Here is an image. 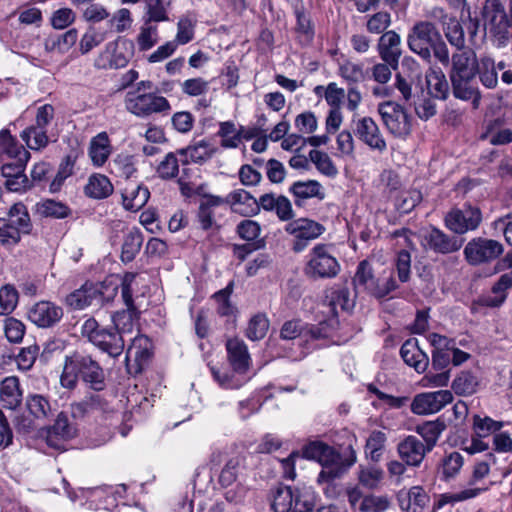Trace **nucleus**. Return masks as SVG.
Wrapping results in <instances>:
<instances>
[{
	"instance_id": "obj_8",
	"label": "nucleus",
	"mask_w": 512,
	"mask_h": 512,
	"mask_svg": "<svg viewBox=\"0 0 512 512\" xmlns=\"http://www.w3.org/2000/svg\"><path fill=\"white\" fill-rule=\"evenodd\" d=\"M440 38L441 34L433 23L421 21L413 26L408 36V46L414 53L429 62L431 48Z\"/></svg>"
},
{
	"instance_id": "obj_40",
	"label": "nucleus",
	"mask_w": 512,
	"mask_h": 512,
	"mask_svg": "<svg viewBox=\"0 0 512 512\" xmlns=\"http://www.w3.org/2000/svg\"><path fill=\"white\" fill-rule=\"evenodd\" d=\"M105 401L98 394H91L79 402L71 404V415L74 419H82L95 410H103Z\"/></svg>"
},
{
	"instance_id": "obj_43",
	"label": "nucleus",
	"mask_w": 512,
	"mask_h": 512,
	"mask_svg": "<svg viewBox=\"0 0 512 512\" xmlns=\"http://www.w3.org/2000/svg\"><path fill=\"white\" fill-rule=\"evenodd\" d=\"M296 489L290 486L279 485L272 491L271 508L275 512H291Z\"/></svg>"
},
{
	"instance_id": "obj_57",
	"label": "nucleus",
	"mask_w": 512,
	"mask_h": 512,
	"mask_svg": "<svg viewBox=\"0 0 512 512\" xmlns=\"http://www.w3.org/2000/svg\"><path fill=\"white\" fill-rule=\"evenodd\" d=\"M177 155H179L177 151L170 152L159 163L156 172L160 178L164 180H170L178 175L179 161Z\"/></svg>"
},
{
	"instance_id": "obj_3",
	"label": "nucleus",
	"mask_w": 512,
	"mask_h": 512,
	"mask_svg": "<svg viewBox=\"0 0 512 512\" xmlns=\"http://www.w3.org/2000/svg\"><path fill=\"white\" fill-rule=\"evenodd\" d=\"M81 333L94 346L112 358L119 357L124 351V337L112 328L100 326L94 318H89L83 323Z\"/></svg>"
},
{
	"instance_id": "obj_34",
	"label": "nucleus",
	"mask_w": 512,
	"mask_h": 512,
	"mask_svg": "<svg viewBox=\"0 0 512 512\" xmlns=\"http://www.w3.org/2000/svg\"><path fill=\"white\" fill-rule=\"evenodd\" d=\"M218 152V148L211 145L207 140H201L194 145L177 150L179 156L189 155L191 162L202 164Z\"/></svg>"
},
{
	"instance_id": "obj_50",
	"label": "nucleus",
	"mask_w": 512,
	"mask_h": 512,
	"mask_svg": "<svg viewBox=\"0 0 512 512\" xmlns=\"http://www.w3.org/2000/svg\"><path fill=\"white\" fill-rule=\"evenodd\" d=\"M26 406L30 414L37 419H46L52 415L50 402L43 395H29L26 400Z\"/></svg>"
},
{
	"instance_id": "obj_59",
	"label": "nucleus",
	"mask_w": 512,
	"mask_h": 512,
	"mask_svg": "<svg viewBox=\"0 0 512 512\" xmlns=\"http://www.w3.org/2000/svg\"><path fill=\"white\" fill-rule=\"evenodd\" d=\"M212 375L214 379L219 383V385L226 389H237L241 387L245 383V378L243 375H239L234 371H220L216 368H211Z\"/></svg>"
},
{
	"instance_id": "obj_1",
	"label": "nucleus",
	"mask_w": 512,
	"mask_h": 512,
	"mask_svg": "<svg viewBox=\"0 0 512 512\" xmlns=\"http://www.w3.org/2000/svg\"><path fill=\"white\" fill-rule=\"evenodd\" d=\"M79 379L95 391L105 387L104 370L98 361L85 352L74 351L65 356L60 383L64 388L74 389Z\"/></svg>"
},
{
	"instance_id": "obj_24",
	"label": "nucleus",
	"mask_w": 512,
	"mask_h": 512,
	"mask_svg": "<svg viewBox=\"0 0 512 512\" xmlns=\"http://www.w3.org/2000/svg\"><path fill=\"white\" fill-rule=\"evenodd\" d=\"M477 75L449 77L453 96L457 99L477 102L481 95L478 89Z\"/></svg>"
},
{
	"instance_id": "obj_23",
	"label": "nucleus",
	"mask_w": 512,
	"mask_h": 512,
	"mask_svg": "<svg viewBox=\"0 0 512 512\" xmlns=\"http://www.w3.org/2000/svg\"><path fill=\"white\" fill-rule=\"evenodd\" d=\"M321 453V458L317 461L322 465V470L319 473V482H329L339 477L343 471L341 463V456L329 445H325Z\"/></svg>"
},
{
	"instance_id": "obj_13",
	"label": "nucleus",
	"mask_w": 512,
	"mask_h": 512,
	"mask_svg": "<svg viewBox=\"0 0 512 512\" xmlns=\"http://www.w3.org/2000/svg\"><path fill=\"white\" fill-rule=\"evenodd\" d=\"M452 401L453 395L449 390L422 393L413 399L411 410L417 415L432 414L440 411Z\"/></svg>"
},
{
	"instance_id": "obj_62",
	"label": "nucleus",
	"mask_w": 512,
	"mask_h": 512,
	"mask_svg": "<svg viewBox=\"0 0 512 512\" xmlns=\"http://www.w3.org/2000/svg\"><path fill=\"white\" fill-rule=\"evenodd\" d=\"M158 42V30L156 25L145 22L137 37V43L140 51L151 49Z\"/></svg>"
},
{
	"instance_id": "obj_30",
	"label": "nucleus",
	"mask_w": 512,
	"mask_h": 512,
	"mask_svg": "<svg viewBox=\"0 0 512 512\" xmlns=\"http://www.w3.org/2000/svg\"><path fill=\"white\" fill-rule=\"evenodd\" d=\"M428 94L434 99L446 100L449 95V84L440 68H429L425 74Z\"/></svg>"
},
{
	"instance_id": "obj_18",
	"label": "nucleus",
	"mask_w": 512,
	"mask_h": 512,
	"mask_svg": "<svg viewBox=\"0 0 512 512\" xmlns=\"http://www.w3.org/2000/svg\"><path fill=\"white\" fill-rule=\"evenodd\" d=\"M226 350L232 370L239 375L246 374L250 368L251 357L244 341L239 338L228 339Z\"/></svg>"
},
{
	"instance_id": "obj_52",
	"label": "nucleus",
	"mask_w": 512,
	"mask_h": 512,
	"mask_svg": "<svg viewBox=\"0 0 512 512\" xmlns=\"http://www.w3.org/2000/svg\"><path fill=\"white\" fill-rule=\"evenodd\" d=\"M233 287L234 283L231 281L224 289L217 291L213 295V299L217 304L216 311L220 316H231L237 311L236 307L230 301Z\"/></svg>"
},
{
	"instance_id": "obj_15",
	"label": "nucleus",
	"mask_w": 512,
	"mask_h": 512,
	"mask_svg": "<svg viewBox=\"0 0 512 512\" xmlns=\"http://www.w3.org/2000/svg\"><path fill=\"white\" fill-rule=\"evenodd\" d=\"M354 134L373 150L383 153L387 149L386 141L371 117H363L354 122Z\"/></svg>"
},
{
	"instance_id": "obj_5",
	"label": "nucleus",
	"mask_w": 512,
	"mask_h": 512,
	"mask_svg": "<svg viewBox=\"0 0 512 512\" xmlns=\"http://www.w3.org/2000/svg\"><path fill=\"white\" fill-rule=\"evenodd\" d=\"M137 276L138 274L133 272H127L123 275L120 286L121 296L126 309L118 311L112 316L113 327L111 328L119 332L122 337L133 331L135 320L138 317V311L133 300V284Z\"/></svg>"
},
{
	"instance_id": "obj_47",
	"label": "nucleus",
	"mask_w": 512,
	"mask_h": 512,
	"mask_svg": "<svg viewBox=\"0 0 512 512\" xmlns=\"http://www.w3.org/2000/svg\"><path fill=\"white\" fill-rule=\"evenodd\" d=\"M113 192V185L108 177L104 175H94L89 178V182L85 187L87 196L94 199H103Z\"/></svg>"
},
{
	"instance_id": "obj_36",
	"label": "nucleus",
	"mask_w": 512,
	"mask_h": 512,
	"mask_svg": "<svg viewBox=\"0 0 512 512\" xmlns=\"http://www.w3.org/2000/svg\"><path fill=\"white\" fill-rule=\"evenodd\" d=\"M481 211L478 207L464 205L462 209H453L446 218L445 224H480Z\"/></svg>"
},
{
	"instance_id": "obj_16",
	"label": "nucleus",
	"mask_w": 512,
	"mask_h": 512,
	"mask_svg": "<svg viewBox=\"0 0 512 512\" xmlns=\"http://www.w3.org/2000/svg\"><path fill=\"white\" fill-rule=\"evenodd\" d=\"M426 449L423 442L413 435L406 436L396 447L400 460L410 467H419L421 465L429 453V450Z\"/></svg>"
},
{
	"instance_id": "obj_33",
	"label": "nucleus",
	"mask_w": 512,
	"mask_h": 512,
	"mask_svg": "<svg viewBox=\"0 0 512 512\" xmlns=\"http://www.w3.org/2000/svg\"><path fill=\"white\" fill-rule=\"evenodd\" d=\"M22 393L16 377H6L0 385V401L4 408L15 409L21 403Z\"/></svg>"
},
{
	"instance_id": "obj_48",
	"label": "nucleus",
	"mask_w": 512,
	"mask_h": 512,
	"mask_svg": "<svg viewBox=\"0 0 512 512\" xmlns=\"http://www.w3.org/2000/svg\"><path fill=\"white\" fill-rule=\"evenodd\" d=\"M217 135L221 137V146L225 149L237 148L242 140V130H238L232 121L220 122Z\"/></svg>"
},
{
	"instance_id": "obj_21",
	"label": "nucleus",
	"mask_w": 512,
	"mask_h": 512,
	"mask_svg": "<svg viewBox=\"0 0 512 512\" xmlns=\"http://www.w3.org/2000/svg\"><path fill=\"white\" fill-rule=\"evenodd\" d=\"M231 210L245 217L256 215L260 211V198L256 199L244 189L235 190L226 199Z\"/></svg>"
},
{
	"instance_id": "obj_31",
	"label": "nucleus",
	"mask_w": 512,
	"mask_h": 512,
	"mask_svg": "<svg viewBox=\"0 0 512 512\" xmlns=\"http://www.w3.org/2000/svg\"><path fill=\"white\" fill-rule=\"evenodd\" d=\"M147 345L148 339L146 337L137 336L132 340V344L128 347L125 357L127 370L129 373H131L129 362L132 355L134 356V360L137 364V368L135 370L136 373L140 372L148 363L151 357V352Z\"/></svg>"
},
{
	"instance_id": "obj_26",
	"label": "nucleus",
	"mask_w": 512,
	"mask_h": 512,
	"mask_svg": "<svg viewBox=\"0 0 512 512\" xmlns=\"http://www.w3.org/2000/svg\"><path fill=\"white\" fill-rule=\"evenodd\" d=\"M435 14H439L440 21L443 26V31L448 42L457 48V50L465 49V36L464 29L456 17L449 16L444 13L443 9L436 8Z\"/></svg>"
},
{
	"instance_id": "obj_64",
	"label": "nucleus",
	"mask_w": 512,
	"mask_h": 512,
	"mask_svg": "<svg viewBox=\"0 0 512 512\" xmlns=\"http://www.w3.org/2000/svg\"><path fill=\"white\" fill-rule=\"evenodd\" d=\"M291 512H312L315 508V496L309 491L296 489Z\"/></svg>"
},
{
	"instance_id": "obj_11",
	"label": "nucleus",
	"mask_w": 512,
	"mask_h": 512,
	"mask_svg": "<svg viewBox=\"0 0 512 512\" xmlns=\"http://www.w3.org/2000/svg\"><path fill=\"white\" fill-rule=\"evenodd\" d=\"M104 285L84 284L80 289L75 290L66 297V303L73 309H84L91 305H100L104 301H108L118 290L115 285L112 289V295L105 296Z\"/></svg>"
},
{
	"instance_id": "obj_27",
	"label": "nucleus",
	"mask_w": 512,
	"mask_h": 512,
	"mask_svg": "<svg viewBox=\"0 0 512 512\" xmlns=\"http://www.w3.org/2000/svg\"><path fill=\"white\" fill-rule=\"evenodd\" d=\"M260 208L275 212L280 221H289L294 216L290 200L283 195L276 196L274 193L261 195Z\"/></svg>"
},
{
	"instance_id": "obj_17",
	"label": "nucleus",
	"mask_w": 512,
	"mask_h": 512,
	"mask_svg": "<svg viewBox=\"0 0 512 512\" xmlns=\"http://www.w3.org/2000/svg\"><path fill=\"white\" fill-rule=\"evenodd\" d=\"M63 316L61 307L50 301L36 303L28 312L29 319L38 327L48 328L55 325Z\"/></svg>"
},
{
	"instance_id": "obj_20",
	"label": "nucleus",
	"mask_w": 512,
	"mask_h": 512,
	"mask_svg": "<svg viewBox=\"0 0 512 512\" xmlns=\"http://www.w3.org/2000/svg\"><path fill=\"white\" fill-rule=\"evenodd\" d=\"M227 210L226 199L205 195L200 202L198 218L201 224H216Z\"/></svg>"
},
{
	"instance_id": "obj_19",
	"label": "nucleus",
	"mask_w": 512,
	"mask_h": 512,
	"mask_svg": "<svg viewBox=\"0 0 512 512\" xmlns=\"http://www.w3.org/2000/svg\"><path fill=\"white\" fill-rule=\"evenodd\" d=\"M476 53L472 49L459 50L451 57L449 77L477 75L479 63Z\"/></svg>"
},
{
	"instance_id": "obj_46",
	"label": "nucleus",
	"mask_w": 512,
	"mask_h": 512,
	"mask_svg": "<svg viewBox=\"0 0 512 512\" xmlns=\"http://www.w3.org/2000/svg\"><path fill=\"white\" fill-rule=\"evenodd\" d=\"M477 75L482 85L488 89H494L498 84V72L493 58L483 56L479 59Z\"/></svg>"
},
{
	"instance_id": "obj_12",
	"label": "nucleus",
	"mask_w": 512,
	"mask_h": 512,
	"mask_svg": "<svg viewBox=\"0 0 512 512\" xmlns=\"http://www.w3.org/2000/svg\"><path fill=\"white\" fill-rule=\"evenodd\" d=\"M502 253L503 246L491 239H474L464 249L465 257L472 265L490 262L498 258Z\"/></svg>"
},
{
	"instance_id": "obj_2",
	"label": "nucleus",
	"mask_w": 512,
	"mask_h": 512,
	"mask_svg": "<svg viewBox=\"0 0 512 512\" xmlns=\"http://www.w3.org/2000/svg\"><path fill=\"white\" fill-rule=\"evenodd\" d=\"M484 31L497 48L506 47L511 38L510 21L501 0H485L482 8Z\"/></svg>"
},
{
	"instance_id": "obj_37",
	"label": "nucleus",
	"mask_w": 512,
	"mask_h": 512,
	"mask_svg": "<svg viewBox=\"0 0 512 512\" xmlns=\"http://www.w3.org/2000/svg\"><path fill=\"white\" fill-rule=\"evenodd\" d=\"M293 11L297 20L295 30L298 34L299 42L303 45H308L313 41L315 35L310 15L306 13L304 6Z\"/></svg>"
},
{
	"instance_id": "obj_10",
	"label": "nucleus",
	"mask_w": 512,
	"mask_h": 512,
	"mask_svg": "<svg viewBox=\"0 0 512 512\" xmlns=\"http://www.w3.org/2000/svg\"><path fill=\"white\" fill-rule=\"evenodd\" d=\"M339 270L338 261L327 252L326 246L316 245L304 271L307 276L317 279L335 277Z\"/></svg>"
},
{
	"instance_id": "obj_39",
	"label": "nucleus",
	"mask_w": 512,
	"mask_h": 512,
	"mask_svg": "<svg viewBox=\"0 0 512 512\" xmlns=\"http://www.w3.org/2000/svg\"><path fill=\"white\" fill-rule=\"evenodd\" d=\"M78 32L76 29H70L62 34L50 35L45 40V50L48 52L58 51L67 52L77 41Z\"/></svg>"
},
{
	"instance_id": "obj_45",
	"label": "nucleus",
	"mask_w": 512,
	"mask_h": 512,
	"mask_svg": "<svg viewBox=\"0 0 512 512\" xmlns=\"http://www.w3.org/2000/svg\"><path fill=\"white\" fill-rule=\"evenodd\" d=\"M428 242L433 250L440 253L454 252L461 246L456 237H449L437 228L430 232Z\"/></svg>"
},
{
	"instance_id": "obj_14",
	"label": "nucleus",
	"mask_w": 512,
	"mask_h": 512,
	"mask_svg": "<svg viewBox=\"0 0 512 512\" xmlns=\"http://www.w3.org/2000/svg\"><path fill=\"white\" fill-rule=\"evenodd\" d=\"M512 287V271L500 276L492 286L491 294H483L471 303V311L477 313L481 307H499L507 297V291Z\"/></svg>"
},
{
	"instance_id": "obj_6",
	"label": "nucleus",
	"mask_w": 512,
	"mask_h": 512,
	"mask_svg": "<svg viewBox=\"0 0 512 512\" xmlns=\"http://www.w3.org/2000/svg\"><path fill=\"white\" fill-rule=\"evenodd\" d=\"M378 112L386 129L394 137L406 138L412 130V117L398 103L386 101L378 105Z\"/></svg>"
},
{
	"instance_id": "obj_32",
	"label": "nucleus",
	"mask_w": 512,
	"mask_h": 512,
	"mask_svg": "<svg viewBox=\"0 0 512 512\" xmlns=\"http://www.w3.org/2000/svg\"><path fill=\"white\" fill-rule=\"evenodd\" d=\"M286 230L295 238L293 250L300 252L309 241L316 239L323 233L324 226H287Z\"/></svg>"
},
{
	"instance_id": "obj_29",
	"label": "nucleus",
	"mask_w": 512,
	"mask_h": 512,
	"mask_svg": "<svg viewBox=\"0 0 512 512\" xmlns=\"http://www.w3.org/2000/svg\"><path fill=\"white\" fill-rule=\"evenodd\" d=\"M403 361L413 367L418 373L426 371L429 365V358L417 344L415 339H408L403 343L400 349Z\"/></svg>"
},
{
	"instance_id": "obj_58",
	"label": "nucleus",
	"mask_w": 512,
	"mask_h": 512,
	"mask_svg": "<svg viewBox=\"0 0 512 512\" xmlns=\"http://www.w3.org/2000/svg\"><path fill=\"white\" fill-rule=\"evenodd\" d=\"M15 159L12 163H6L2 166V175L4 178H14L24 173L26 163L30 158V153L27 150H20V154L12 157Z\"/></svg>"
},
{
	"instance_id": "obj_54",
	"label": "nucleus",
	"mask_w": 512,
	"mask_h": 512,
	"mask_svg": "<svg viewBox=\"0 0 512 512\" xmlns=\"http://www.w3.org/2000/svg\"><path fill=\"white\" fill-rule=\"evenodd\" d=\"M339 74L350 84L362 82L366 78L363 64L345 61L339 66Z\"/></svg>"
},
{
	"instance_id": "obj_51",
	"label": "nucleus",
	"mask_w": 512,
	"mask_h": 512,
	"mask_svg": "<svg viewBox=\"0 0 512 512\" xmlns=\"http://www.w3.org/2000/svg\"><path fill=\"white\" fill-rule=\"evenodd\" d=\"M289 191L298 199H307L312 197L323 198L324 195L321 192V185L316 180L308 181H297L293 183Z\"/></svg>"
},
{
	"instance_id": "obj_38",
	"label": "nucleus",
	"mask_w": 512,
	"mask_h": 512,
	"mask_svg": "<svg viewBox=\"0 0 512 512\" xmlns=\"http://www.w3.org/2000/svg\"><path fill=\"white\" fill-rule=\"evenodd\" d=\"M111 153L109 138L106 132H101L92 138L89 146V156L93 164L103 165Z\"/></svg>"
},
{
	"instance_id": "obj_49",
	"label": "nucleus",
	"mask_w": 512,
	"mask_h": 512,
	"mask_svg": "<svg viewBox=\"0 0 512 512\" xmlns=\"http://www.w3.org/2000/svg\"><path fill=\"white\" fill-rule=\"evenodd\" d=\"M142 243L143 236L138 229H133L129 232L122 245L121 260L124 263L133 261L139 253Z\"/></svg>"
},
{
	"instance_id": "obj_9",
	"label": "nucleus",
	"mask_w": 512,
	"mask_h": 512,
	"mask_svg": "<svg viewBox=\"0 0 512 512\" xmlns=\"http://www.w3.org/2000/svg\"><path fill=\"white\" fill-rule=\"evenodd\" d=\"M126 109L139 117H146L153 113H161L170 110L169 101L154 93H138L129 91L125 99Z\"/></svg>"
},
{
	"instance_id": "obj_56",
	"label": "nucleus",
	"mask_w": 512,
	"mask_h": 512,
	"mask_svg": "<svg viewBox=\"0 0 512 512\" xmlns=\"http://www.w3.org/2000/svg\"><path fill=\"white\" fill-rule=\"evenodd\" d=\"M269 328V321L263 314L253 316L246 329L245 335L252 341H257L265 337Z\"/></svg>"
},
{
	"instance_id": "obj_53",
	"label": "nucleus",
	"mask_w": 512,
	"mask_h": 512,
	"mask_svg": "<svg viewBox=\"0 0 512 512\" xmlns=\"http://www.w3.org/2000/svg\"><path fill=\"white\" fill-rule=\"evenodd\" d=\"M478 382L470 371H462L453 381L452 389L458 395H470L476 391Z\"/></svg>"
},
{
	"instance_id": "obj_55",
	"label": "nucleus",
	"mask_w": 512,
	"mask_h": 512,
	"mask_svg": "<svg viewBox=\"0 0 512 512\" xmlns=\"http://www.w3.org/2000/svg\"><path fill=\"white\" fill-rule=\"evenodd\" d=\"M242 462L243 459L240 455L233 456L226 461L219 475V483L222 486H230L237 480Z\"/></svg>"
},
{
	"instance_id": "obj_25",
	"label": "nucleus",
	"mask_w": 512,
	"mask_h": 512,
	"mask_svg": "<svg viewBox=\"0 0 512 512\" xmlns=\"http://www.w3.org/2000/svg\"><path fill=\"white\" fill-rule=\"evenodd\" d=\"M399 506L404 512H424L430 497L420 486H413L407 492L398 495Z\"/></svg>"
},
{
	"instance_id": "obj_60",
	"label": "nucleus",
	"mask_w": 512,
	"mask_h": 512,
	"mask_svg": "<svg viewBox=\"0 0 512 512\" xmlns=\"http://www.w3.org/2000/svg\"><path fill=\"white\" fill-rule=\"evenodd\" d=\"M18 303V292L14 286L7 284L0 289V314L8 315L13 312Z\"/></svg>"
},
{
	"instance_id": "obj_63",
	"label": "nucleus",
	"mask_w": 512,
	"mask_h": 512,
	"mask_svg": "<svg viewBox=\"0 0 512 512\" xmlns=\"http://www.w3.org/2000/svg\"><path fill=\"white\" fill-rule=\"evenodd\" d=\"M194 27L195 21L190 17H181L177 23V34L175 43L178 45H185L193 40L194 38Z\"/></svg>"
},
{
	"instance_id": "obj_42",
	"label": "nucleus",
	"mask_w": 512,
	"mask_h": 512,
	"mask_svg": "<svg viewBox=\"0 0 512 512\" xmlns=\"http://www.w3.org/2000/svg\"><path fill=\"white\" fill-rule=\"evenodd\" d=\"M387 442V435L380 430H373L365 443L366 458L372 462H379L383 456Z\"/></svg>"
},
{
	"instance_id": "obj_61",
	"label": "nucleus",
	"mask_w": 512,
	"mask_h": 512,
	"mask_svg": "<svg viewBox=\"0 0 512 512\" xmlns=\"http://www.w3.org/2000/svg\"><path fill=\"white\" fill-rule=\"evenodd\" d=\"M309 158L324 175L335 176L337 174V169L327 153L319 150H311L309 152Z\"/></svg>"
},
{
	"instance_id": "obj_4",
	"label": "nucleus",
	"mask_w": 512,
	"mask_h": 512,
	"mask_svg": "<svg viewBox=\"0 0 512 512\" xmlns=\"http://www.w3.org/2000/svg\"><path fill=\"white\" fill-rule=\"evenodd\" d=\"M488 460H483L474 465L471 478L468 482V488L456 493H445L440 495L438 501L434 504V509H440L446 504H454L456 502L472 499L488 489L481 482L490 470V462H495L494 455L489 453Z\"/></svg>"
},
{
	"instance_id": "obj_28",
	"label": "nucleus",
	"mask_w": 512,
	"mask_h": 512,
	"mask_svg": "<svg viewBox=\"0 0 512 512\" xmlns=\"http://www.w3.org/2000/svg\"><path fill=\"white\" fill-rule=\"evenodd\" d=\"M354 302L350 299V293L345 287H333L326 291L324 298L325 314L335 317L338 314V308L347 311L352 308Z\"/></svg>"
},
{
	"instance_id": "obj_7",
	"label": "nucleus",
	"mask_w": 512,
	"mask_h": 512,
	"mask_svg": "<svg viewBox=\"0 0 512 512\" xmlns=\"http://www.w3.org/2000/svg\"><path fill=\"white\" fill-rule=\"evenodd\" d=\"M55 110L50 104H44L37 109L35 124L26 128L21 133L22 140L30 149L39 150L49 143L47 126L54 118Z\"/></svg>"
},
{
	"instance_id": "obj_35",
	"label": "nucleus",
	"mask_w": 512,
	"mask_h": 512,
	"mask_svg": "<svg viewBox=\"0 0 512 512\" xmlns=\"http://www.w3.org/2000/svg\"><path fill=\"white\" fill-rule=\"evenodd\" d=\"M445 428V423L438 419L417 425L415 431L423 438V445L427 448L426 450L431 452Z\"/></svg>"
},
{
	"instance_id": "obj_41",
	"label": "nucleus",
	"mask_w": 512,
	"mask_h": 512,
	"mask_svg": "<svg viewBox=\"0 0 512 512\" xmlns=\"http://www.w3.org/2000/svg\"><path fill=\"white\" fill-rule=\"evenodd\" d=\"M374 275V267L372 262L368 260L361 261L353 278V284L355 288H362L363 290H368L371 294H373L377 284Z\"/></svg>"
},
{
	"instance_id": "obj_44",
	"label": "nucleus",
	"mask_w": 512,
	"mask_h": 512,
	"mask_svg": "<svg viewBox=\"0 0 512 512\" xmlns=\"http://www.w3.org/2000/svg\"><path fill=\"white\" fill-rule=\"evenodd\" d=\"M35 211L41 217L52 219H64L72 212L66 204L52 199L37 203Z\"/></svg>"
},
{
	"instance_id": "obj_22",
	"label": "nucleus",
	"mask_w": 512,
	"mask_h": 512,
	"mask_svg": "<svg viewBox=\"0 0 512 512\" xmlns=\"http://www.w3.org/2000/svg\"><path fill=\"white\" fill-rule=\"evenodd\" d=\"M378 51L384 62L397 69L401 57L400 36L393 30L385 32L379 39Z\"/></svg>"
}]
</instances>
